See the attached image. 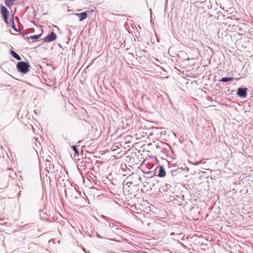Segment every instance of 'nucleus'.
Instances as JSON below:
<instances>
[{
	"label": "nucleus",
	"instance_id": "f257e3e1",
	"mask_svg": "<svg viewBox=\"0 0 253 253\" xmlns=\"http://www.w3.org/2000/svg\"><path fill=\"white\" fill-rule=\"evenodd\" d=\"M30 65L29 63L24 61L18 62L16 65V68L18 72L26 74L29 71Z\"/></svg>",
	"mask_w": 253,
	"mask_h": 253
},
{
	"label": "nucleus",
	"instance_id": "f3484780",
	"mask_svg": "<svg viewBox=\"0 0 253 253\" xmlns=\"http://www.w3.org/2000/svg\"><path fill=\"white\" fill-rule=\"evenodd\" d=\"M165 187H166L167 188H169V187H171V185L169 184H166L165 185Z\"/></svg>",
	"mask_w": 253,
	"mask_h": 253
},
{
	"label": "nucleus",
	"instance_id": "9d476101",
	"mask_svg": "<svg viewBox=\"0 0 253 253\" xmlns=\"http://www.w3.org/2000/svg\"><path fill=\"white\" fill-rule=\"evenodd\" d=\"M233 80H234L233 78L223 77V78H222L220 80H219V82H231V81H233Z\"/></svg>",
	"mask_w": 253,
	"mask_h": 253
},
{
	"label": "nucleus",
	"instance_id": "2eb2a0df",
	"mask_svg": "<svg viewBox=\"0 0 253 253\" xmlns=\"http://www.w3.org/2000/svg\"><path fill=\"white\" fill-rule=\"evenodd\" d=\"M8 16H3V20H4V21L5 22V23L6 24H8Z\"/></svg>",
	"mask_w": 253,
	"mask_h": 253
},
{
	"label": "nucleus",
	"instance_id": "dca6fc26",
	"mask_svg": "<svg viewBox=\"0 0 253 253\" xmlns=\"http://www.w3.org/2000/svg\"><path fill=\"white\" fill-rule=\"evenodd\" d=\"M12 25H13V27L14 28L15 30L16 31H17V30L16 29V28H15V23H14V20L13 19H12Z\"/></svg>",
	"mask_w": 253,
	"mask_h": 253
},
{
	"label": "nucleus",
	"instance_id": "20e7f679",
	"mask_svg": "<svg viewBox=\"0 0 253 253\" xmlns=\"http://www.w3.org/2000/svg\"><path fill=\"white\" fill-rule=\"evenodd\" d=\"M88 12L89 11H85L81 13H75V15L79 17L80 21H82L87 18Z\"/></svg>",
	"mask_w": 253,
	"mask_h": 253
},
{
	"label": "nucleus",
	"instance_id": "f03ea898",
	"mask_svg": "<svg viewBox=\"0 0 253 253\" xmlns=\"http://www.w3.org/2000/svg\"><path fill=\"white\" fill-rule=\"evenodd\" d=\"M247 88L246 87L238 88L237 94L240 97L246 98L247 95Z\"/></svg>",
	"mask_w": 253,
	"mask_h": 253
},
{
	"label": "nucleus",
	"instance_id": "ddd939ff",
	"mask_svg": "<svg viewBox=\"0 0 253 253\" xmlns=\"http://www.w3.org/2000/svg\"><path fill=\"white\" fill-rule=\"evenodd\" d=\"M41 34L35 35L33 36H31L30 37V39L31 40H38L41 37Z\"/></svg>",
	"mask_w": 253,
	"mask_h": 253
},
{
	"label": "nucleus",
	"instance_id": "7ed1b4c3",
	"mask_svg": "<svg viewBox=\"0 0 253 253\" xmlns=\"http://www.w3.org/2000/svg\"><path fill=\"white\" fill-rule=\"evenodd\" d=\"M57 38L56 35L53 32H51L50 34H48L44 39V42H51L54 41Z\"/></svg>",
	"mask_w": 253,
	"mask_h": 253
},
{
	"label": "nucleus",
	"instance_id": "6e6552de",
	"mask_svg": "<svg viewBox=\"0 0 253 253\" xmlns=\"http://www.w3.org/2000/svg\"><path fill=\"white\" fill-rule=\"evenodd\" d=\"M166 175V171L165 169L162 167H160L159 170L158 176L161 177L165 176Z\"/></svg>",
	"mask_w": 253,
	"mask_h": 253
},
{
	"label": "nucleus",
	"instance_id": "0eeeda50",
	"mask_svg": "<svg viewBox=\"0 0 253 253\" xmlns=\"http://www.w3.org/2000/svg\"><path fill=\"white\" fill-rule=\"evenodd\" d=\"M10 54L13 58H15L17 60H21V57L17 53H16L14 50H10Z\"/></svg>",
	"mask_w": 253,
	"mask_h": 253
},
{
	"label": "nucleus",
	"instance_id": "1a4fd4ad",
	"mask_svg": "<svg viewBox=\"0 0 253 253\" xmlns=\"http://www.w3.org/2000/svg\"><path fill=\"white\" fill-rule=\"evenodd\" d=\"M76 190H75V188H73V189H70V188H68V189H66L65 190V197L67 198V196H68V194H69V193H76Z\"/></svg>",
	"mask_w": 253,
	"mask_h": 253
},
{
	"label": "nucleus",
	"instance_id": "39448f33",
	"mask_svg": "<svg viewBox=\"0 0 253 253\" xmlns=\"http://www.w3.org/2000/svg\"><path fill=\"white\" fill-rule=\"evenodd\" d=\"M101 217L105 220H106V222L104 223V224L105 225V226L110 227L111 228H113L114 227H115V225L114 223L111 222L110 221H109V218L107 216H106L104 215H101Z\"/></svg>",
	"mask_w": 253,
	"mask_h": 253
},
{
	"label": "nucleus",
	"instance_id": "9b49d317",
	"mask_svg": "<svg viewBox=\"0 0 253 253\" xmlns=\"http://www.w3.org/2000/svg\"><path fill=\"white\" fill-rule=\"evenodd\" d=\"M131 178H134L137 179L139 180H140L141 177L136 173H132L131 174H130L127 178L131 179Z\"/></svg>",
	"mask_w": 253,
	"mask_h": 253
},
{
	"label": "nucleus",
	"instance_id": "a211bd4d",
	"mask_svg": "<svg viewBox=\"0 0 253 253\" xmlns=\"http://www.w3.org/2000/svg\"><path fill=\"white\" fill-rule=\"evenodd\" d=\"M97 237H99V238H101V236L100 235H99L98 234H97Z\"/></svg>",
	"mask_w": 253,
	"mask_h": 253
},
{
	"label": "nucleus",
	"instance_id": "423d86ee",
	"mask_svg": "<svg viewBox=\"0 0 253 253\" xmlns=\"http://www.w3.org/2000/svg\"><path fill=\"white\" fill-rule=\"evenodd\" d=\"M0 12L1 14L3 16H9V11L8 10L7 8L3 5H1L0 6Z\"/></svg>",
	"mask_w": 253,
	"mask_h": 253
},
{
	"label": "nucleus",
	"instance_id": "4468645a",
	"mask_svg": "<svg viewBox=\"0 0 253 253\" xmlns=\"http://www.w3.org/2000/svg\"><path fill=\"white\" fill-rule=\"evenodd\" d=\"M72 148H73L75 154L79 156V151L77 149V147L76 146L74 145L72 146Z\"/></svg>",
	"mask_w": 253,
	"mask_h": 253
},
{
	"label": "nucleus",
	"instance_id": "f8f14e48",
	"mask_svg": "<svg viewBox=\"0 0 253 253\" xmlns=\"http://www.w3.org/2000/svg\"><path fill=\"white\" fill-rule=\"evenodd\" d=\"M5 4L7 6H10L13 4V3L16 0H5Z\"/></svg>",
	"mask_w": 253,
	"mask_h": 253
}]
</instances>
